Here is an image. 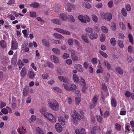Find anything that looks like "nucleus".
Wrapping results in <instances>:
<instances>
[{
    "instance_id": "f257e3e1",
    "label": "nucleus",
    "mask_w": 134,
    "mask_h": 134,
    "mask_svg": "<svg viewBox=\"0 0 134 134\" xmlns=\"http://www.w3.org/2000/svg\"><path fill=\"white\" fill-rule=\"evenodd\" d=\"M48 104L52 109L55 111H57L58 110L59 104L54 99H49Z\"/></svg>"
},
{
    "instance_id": "f03ea898",
    "label": "nucleus",
    "mask_w": 134,
    "mask_h": 134,
    "mask_svg": "<svg viewBox=\"0 0 134 134\" xmlns=\"http://www.w3.org/2000/svg\"><path fill=\"white\" fill-rule=\"evenodd\" d=\"M71 116L72 118V120L76 124V119L80 120L83 117L81 116L75 110L71 111Z\"/></svg>"
},
{
    "instance_id": "7ed1b4c3",
    "label": "nucleus",
    "mask_w": 134,
    "mask_h": 134,
    "mask_svg": "<svg viewBox=\"0 0 134 134\" xmlns=\"http://www.w3.org/2000/svg\"><path fill=\"white\" fill-rule=\"evenodd\" d=\"M44 116L50 121L53 122H55L56 121L55 117L51 113L46 112L44 114Z\"/></svg>"
},
{
    "instance_id": "20e7f679",
    "label": "nucleus",
    "mask_w": 134,
    "mask_h": 134,
    "mask_svg": "<svg viewBox=\"0 0 134 134\" xmlns=\"http://www.w3.org/2000/svg\"><path fill=\"white\" fill-rule=\"evenodd\" d=\"M78 19L83 23H86V22H89L90 21V19L89 17L86 15H80L78 16Z\"/></svg>"
},
{
    "instance_id": "39448f33",
    "label": "nucleus",
    "mask_w": 134,
    "mask_h": 134,
    "mask_svg": "<svg viewBox=\"0 0 134 134\" xmlns=\"http://www.w3.org/2000/svg\"><path fill=\"white\" fill-rule=\"evenodd\" d=\"M65 4V8L69 12H71L72 10H74L75 9V7L74 5L73 4H71L68 2H66Z\"/></svg>"
},
{
    "instance_id": "423d86ee",
    "label": "nucleus",
    "mask_w": 134,
    "mask_h": 134,
    "mask_svg": "<svg viewBox=\"0 0 134 134\" xmlns=\"http://www.w3.org/2000/svg\"><path fill=\"white\" fill-rule=\"evenodd\" d=\"M100 16L102 18L104 19L107 21H110L112 19V15L110 13L105 14H101Z\"/></svg>"
},
{
    "instance_id": "0eeeda50",
    "label": "nucleus",
    "mask_w": 134,
    "mask_h": 134,
    "mask_svg": "<svg viewBox=\"0 0 134 134\" xmlns=\"http://www.w3.org/2000/svg\"><path fill=\"white\" fill-rule=\"evenodd\" d=\"M59 123H56L55 126V128L57 131L59 133L62 132L63 130V127Z\"/></svg>"
},
{
    "instance_id": "6e6552de",
    "label": "nucleus",
    "mask_w": 134,
    "mask_h": 134,
    "mask_svg": "<svg viewBox=\"0 0 134 134\" xmlns=\"http://www.w3.org/2000/svg\"><path fill=\"white\" fill-rule=\"evenodd\" d=\"M58 120L59 122V123L62 126L65 125L66 122L63 116H58Z\"/></svg>"
},
{
    "instance_id": "1a4fd4ad",
    "label": "nucleus",
    "mask_w": 134,
    "mask_h": 134,
    "mask_svg": "<svg viewBox=\"0 0 134 134\" xmlns=\"http://www.w3.org/2000/svg\"><path fill=\"white\" fill-rule=\"evenodd\" d=\"M54 29L58 32L61 34L67 35H69L70 33L68 31L63 30L59 28H55Z\"/></svg>"
},
{
    "instance_id": "9d476101",
    "label": "nucleus",
    "mask_w": 134,
    "mask_h": 134,
    "mask_svg": "<svg viewBox=\"0 0 134 134\" xmlns=\"http://www.w3.org/2000/svg\"><path fill=\"white\" fill-rule=\"evenodd\" d=\"M100 131V129L99 126H94L92 128L91 132V133H99Z\"/></svg>"
},
{
    "instance_id": "9b49d317",
    "label": "nucleus",
    "mask_w": 134,
    "mask_h": 134,
    "mask_svg": "<svg viewBox=\"0 0 134 134\" xmlns=\"http://www.w3.org/2000/svg\"><path fill=\"white\" fill-rule=\"evenodd\" d=\"M50 59L55 63H58L59 62V58L57 56L53 55L50 56Z\"/></svg>"
},
{
    "instance_id": "f8f14e48",
    "label": "nucleus",
    "mask_w": 134,
    "mask_h": 134,
    "mask_svg": "<svg viewBox=\"0 0 134 134\" xmlns=\"http://www.w3.org/2000/svg\"><path fill=\"white\" fill-rule=\"evenodd\" d=\"M74 67L75 69H77L80 72H82L83 71V69L82 66L80 64H75Z\"/></svg>"
},
{
    "instance_id": "ddd939ff",
    "label": "nucleus",
    "mask_w": 134,
    "mask_h": 134,
    "mask_svg": "<svg viewBox=\"0 0 134 134\" xmlns=\"http://www.w3.org/2000/svg\"><path fill=\"white\" fill-rule=\"evenodd\" d=\"M98 37V34L95 32L91 33L89 36L90 39L92 40H95L97 39Z\"/></svg>"
},
{
    "instance_id": "4468645a",
    "label": "nucleus",
    "mask_w": 134,
    "mask_h": 134,
    "mask_svg": "<svg viewBox=\"0 0 134 134\" xmlns=\"http://www.w3.org/2000/svg\"><path fill=\"white\" fill-rule=\"evenodd\" d=\"M111 106L115 107L117 106L116 100L114 97H111Z\"/></svg>"
},
{
    "instance_id": "2eb2a0df",
    "label": "nucleus",
    "mask_w": 134,
    "mask_h": 134,
    "mask_svg": "<svg viewBox=\"0 0 134 134\" xmlns=\"http://www.w3.org/2000/svg\"><path fill=\"white\" fill-rule=\"evenodd\" d=\"M53 35L54 37H55L57 38L62 40L64 39V37L62 35L59 34H53Z\"/></svg>"
},
{
    "instance_id": "dca6fc26",
    "label": "nucleus",
    "mask_w": 134,
    "mask_h": 134,
    "mask_svg": "<svg viewBox=\"0 0 134 134\" xmlns=\"http://www.w3.org/2000/svg\"><path fill=\"white\" fill-rule=\"evenodd\" d=\"M72 77L74 82L77 83L79 82L80 77H79L76 74H73L72 75Z\"/></svg>"
},
{
    "instance_id": "f3484780",
    "label": "nucleus",
    "mask_w": 134,
    "mask_h": 134,
    "mask_svg": "<svg viewBox=\"0 0 134 134\" xmlns=\"http://www.w3.org/2000/svg\"><path fill=\"white\" fill-rule=\"evenodd\" d=\"M59 18L62 20L63 21L66 20L68 18V17L65 14H60Z\"/></svg>"
},
{
    "instance_id": "a211bd4d",
    "label": "nucleus",
    "mask_w": 134,
    "mask_h": 134,
    "mask_svg": "<svg viewBox=\"0 0 134 134\" xmlns=\"http://www.w3.org/2000/svg\"><path fill=\"white\" fill-rule=\"evenodd\" d=\"M27 74V71L25 67L23 68L20 72V75L21 77H25L26 76Z\"/></svg>"
},
{
    "instance_id": "6ab92c4d",
    "label": "nucleus",
    "mask_w": 134,
    "mask_h": 134,
    "mask_svg": "<svg viewBox=\"0 0 134 134\" xmlns=\"http://www.w3.org/2000/svg\"><path fill=\"white\" fill-rule=\"evenodd\" d=\"M36 131L38 134H44L43 130L39 127H36L35 129Z\"/></svg>"
},
{
    "instance_id": "aec40b11",
    "label": "nucleus",
    "mask_w": 134,
    "mask_h": 134,
    "mask_svg": "<svg viewBox=\"0 0 134 134\" xmlns=\"http://www.w3.org/2000/svg\"><path fill=\"white\" fill-rule=\"evenodd\" d=\"M80 85L82 86H86V82L85 80L82 77H80L79 82Z\"/></svg>"
},
{
    "instance_id": "412c9836",
    "label": "nucleus",
    "mask_w": 134,
    "mask_h": 134,
    "mask_svg": "<svg viewBox=\"0 0 134 134\" xmlns=\"http://www.w3.org/2000/svg\"><path fill=\"white\" fill-rule=\"evenodd\" d=\"M51 21L54 24L58 25H60L61 24V21L57 19H53L51 20Z\"/></svg>"
},
{
    "instance_id": "4be33fe9",
    "label": "nucleus",
    "mask_w": 134,
    "mask_h": 134,
    "mask_svg": "<svg viewBox=\"0 0 134 134\" xmlns=\"http://www.w3.org/2000/svg\"><path fill=\"white\" fill-rule=\"evenodd\" d=\"M12 49L13 50H16L18 48V43L16 42H12Z\"/></svg>"
},
{
    "instance_id": "5701e85b",
    "label": "nucleus",
    "mask_w": 134,
    "mask_h": 134,
    "mask_svg": "<svg viewBox=\"0 0 134 134\" xmlns=\"http://www.w3.org/2000/svg\"><path fill=\"white\" fill-rule=\"evenodd\" d=\"M17 131L20 134H25L26 132V130L24 127H22L18 129Z\"/></svg>"
},
{
    "instance_id": "b1692460",
    "label": "nucleus",
    "mask_w": 134,
    "mask_h": 134,
    "mask_svg": "<svg viewBox=\"0 0 134 134\" xmlns=\"http://www.w3.org/2000/svg\"><path fill=\"white\" fill-rule=\"evenodd\" d=\"M29 77L31 79H33L35 77V74L32 71H29L28 72Z\"/></svg>"
},
{
    "instance_id": "393cba45",
    "label": "nucleus",
    "mask_w": 134,
    "mask_h": 134,
    "mask_svg": "<svg viewBox=\"0 0 134 134\" xmlns=\"http://www.w3.org/2000/svg\"><path fill=\"white\" fill-rule=\"evenodd\" d=\"M42 42L43 45L46 47H49L50 46L49 42L45 39H43L42 40Z\"/></svg>"
},
{
    "instance_id": "a878e982",
    "label": "nucleus",
    "mask_w": 134,
    "mask_h": 134,
    "mask_svg": "<svg viewBox=\"0 0 134 134\" xmlns=\"http://www.w3.org/2000/svg\"><path fill=\"white\" fill-rule=\"evenodd\" d=\"M58 79L61 82L66 83L68 81L67 79L66 78L63 76H59L58 77Z\"/></svg>"
},
{
    "instance_id": "bb28decb",
    "label": "nucleus",
    "mask_w": 134,
    "mask_h": 134,
    "mask_svg": "<svg viewBox=\"0 0 134 134\" xmlns=\"http://www.w3.org/2000/svg\"><path fill=\"white\" fill-rule=\"evenodd\" d=\"M82 38L83 40L86 43H88L89 41L88 39L87 36L86 35H82Z\"/></svg>"
},
{
    "instance_id": "cd10ccee",
    "label": "nucleus",
    "mask_w": 134,
    "mask_h": 134,
    "mask_svg": "<svg viewBox=\"0 0 134 134\" xmlns=\"http://www.w3.org/2000/svg\"><path fill=\"white\" fill-rule=\"evenodd\" d=\"M103 63L104 65L106 67L107 69L108 70L110 69L111 66L110 64L107 61H104L103 62Z\"/></svg>"
},
{
    "instance_id": "c85d7f7f",
    "label": "nucleus",
    "mask_w": 134,
    "mask_h": 134,
    "mask_svg": "<svg viewBox=\"0 0 134 134\" xmlns=\"http://www.w3.org/2000/svg\"><path fill=\"white\" fill-rule=\"evenodd\" d=\"M53 90H55L57 92L59 93H62L63 92L62 90L60 88L57 87H54L53 88Z\"/></svg>"
},
{
    "instance_id": "c756f323",
    "label": "nucleus",
    "mask_w": 134,
    "mask_h": 134,
    "mask_svg": "<svg viewBox=\"0 0 134 134\" xmlns=\"http://www.w3.org/2000/svg\"><path fill=\"white\" fill-rule=\"evenodd\" d=\"M52 51L57 54L59 55L60 54V50L58 49L53 48L52 49Z\"/></svg>"
},
{
    "instance_id": "7c9ffc66",
    "label": "nucleus",
    "mask_w": 134,
    "mask_h": 134,
    "mask_svg": "<svg viewBox=\"0 0 134 134\" xmlns=\"http://www.w3.org/2000/svg\"><path fill=\"white\" fill-rule=\"evenodd\" d=\"M31 7L34 8H37L38 7L39 4L36 2H33L30 4Z\"/></svg>"
},
{
    "instance_id": "2f4dec72",
    "label": "nucleus",
    "mask_w": 134,
    "mask_h": 134,
    "mask_svg": "<svg viewBox=\"0 0 134 134\" xmlns=\"http://www.w3.org/2000/svg\"><path fill=\"white\" fill-rule=\"evenodd\" d=\"M29 14L31 18H36V13L35 11L30 12Z\"/></svg>"
},
{
    "instance_id": "473e14b6",
    "label": "nucleus",
    "mask_w": 134,
    "mask_h": 134,
    "mask_svg": "<svg viewBox=\"0 0 134 134\" xmlns=\"http://www.w3.org/2000/svg\"><path fill=\"white\" fill-rule=\"evenodd\" d=\"M75 103L76 105L79 104L81 101L80 97H76L75 98Z\"/></svg>"
},
{
    "instance_id": "72a5a7b5",
    "label": "nucleus",
    "mask_w": 134,
    "mask_h": 134,
    "mask_svg": "<svg viewBox=\"0 0 134 134\" xmlns=\"http://www.w3.org/2000/svg\"><path fill=\"white\" fill-rule=\"evenodd\" d=\"M0 45L2 47L4 48L6 46V43L4 41L2 40L0 41Z\"/></svg>"
},
{
    "instance_id": "f704fd0d",
    "label": "nucleus",
    "mask_w": 134,
    "mask_h": 134,
    "mask_svg": "<svg viewBox=\"0 0 134 134\" xmlns=\"http://www.w3.org/2000/svg\"><path fill=\"white\" fill-rule=\"evenodd\" d=\"M36 119V116L34 115H32L29 119V121L30 123L35 121Z\"/></svg>"
},
{
    "instance_id": "c9c22d12",
    "label": "nucleus",
    "mask_w": 134,
    "mask_h": 134,
    "mask_svg": "<svg viewBox=\"0 0 134 134\" xmlns=\"http://www.w3.org/2000/svg\"><path fill=\"white\" fill-rule=\"evenodd\" d=\"M101 29L102 31L104 33H107L108 32V29L104 26H102L101 27Z\"/></svg>"
},
{
    "instance_id": "e433bc0d",
    "label": "nucleus",
    "mask_w": 134,
    "mask_h": 134,
    "mask_svg": "<svg viewBox=\"0 0 134 134\" xmlns=\"http://www.w3.org/2000/svg\"><path fill=\"white\" fill-rule=\"evenodd\" d=\"M71 55L72 59L74 61H77L78 60V57L77 56L72 53H71Z\"/></svg>"
},
{
    "instance_id": "4c0bfd02",
    "label": "nucleus",
    "mask_w": 134,
    "mask_h": 134,
    "mask_svg": "<svg viewBox=\"0 0 134 134\" xmlns=\"http://www.w3.org/2000/svg\"><path fill=\"white\" fill-rule=\"evenodd\" d=\"M105 39V34L102 33L101 34L100 36V41L101 42H104Z\"/></svg>"
},
{
    "instance_id": "58836bf2",
    "label": "nucleus",
    "mask_w": 134,
    "mask_h": 134,
    "mask_svg": "<svg viewBox=\"0 0 134 134\" xmlns=\"http://www.w3.org/2000/svg\"><path fill=\"white\" fill-rule=\"evenodd\" d=\"M116 70L119 74H121L123 73V71L119 67H118L116 68Z\"/></svg>"
},
{
    "instance_id": "ea45409f",
    "label": "nucleus",
    "mask_w": 134,
    "mask_h": 134,
    "mask_svg": "<svg viewBox=\"0 0 134 134\" xmlns=\"http://www.w3.org/2000/svg\"><path fill=\"white\" fill-rule=\"evenodd\" d=\"M110 42L112 46L115 45L116 43L115 38H111L110 40Z\"/></svg>"
},
{
    "instance_id": "a19ab883",
    "label": "nucleus",
    "mask_w": 134,
    "mask_h": 134,
    "mask_svg": "<svg viewBox=\"0 0 134 134\" xmlns=\"http://www.w3.org/2000/svg\"><path fill=\"white\" fill-rule=\"evenodd\" d=\"M92 19L93 20L95 23H97L98 21V19L97 16L95 14H93L92 15Z\"/></svg>"
},
{
    "instance_id": "79ce46f5",
    "label": "nucleus",
    "mask_w": 134,
    "mask_h": 134,
    "mask_svg": "<svg viewBox=\"0 0 134 134\" xmlns=\"http://www.w3.org/2000/svg\"><path fill=\"white\" fill-rule=\"evenodd\" d=\"M76 86L74 84H71L70 85V91L75 90L76 89Z\"/></svg>"
},
{
    "instance_id": "37998d69",
    "label": "nucleus",
    "mask_w": 134,
    "mask_h": 134,
    "mask_svg": "<svg viewBox=\"0 0 134 134\" xmlns=\"http://www.w3.org/2000/svg\"><path fill=\"white\" fill-rule=\"evenodd\" d=\"M29 93V90L26 88H24L23 90V96H26Z\"/></svg>"
},
{
    "instance_id": "c03bdc74",
    "label": "nucleus",
    "mask_w": 134,
    "mask_h": 134,
    "mask_svg": "<svg viewBox=\"0 0 134 134\" xmlns=\"http://www.w3.org/2000/svg\"><path fill=\"white\" fill-rule=\"evenodd\" d=\"M63 85L64 88L66 90L68 91H70V86L69 87L68 85L65 83H63Z\"/></svg>"
},
{
    "instance_id": "a18cd8bd",
    "label": "nucleus",
    "mask_w": 134,
    "mask_h": 134,
    "mask_svg": "<svg viewBox=\"0 0 134 134\" xmlns=\"http://www.w3.org/2000/svg\"><path fill=\"white\" fill-rule=\"evenodd\" d=\"M128 38L130 42L131 43H133V37L132 35L131 34H129L128 35Z\"/></svg>"
},
{
    "instance_id": "49530a36",
    "label": "nucleus",
    "mask_w": 134,
    "mask_h": 134,
    "mask_svg": "<svg viewBox=\"0 0 134 134\" xmlns=\"http://www.w3.org/2000/svg\"><path fill=\"white\" fill-rule=\"evenodd\" d=\"M86 32L88 33L92 32L93 31V29L91 27H87L85 29Z\"/></svg>"
},
{
    "instance_id": "de8ad7c7",
    "label": "nucleus",
    "mask_w": 134,
    "mask_h": 134,
    "mask_svg": "<svg viewBox=\"0 0 134 134\" xmlns=\"http://www.w3.org/2000/svg\"><path fill=\"white\" fill-rule=\"evenodd\" d=\"M99 53L102 56L105 58H107L108 57V55L106 53L102 51H99Z\"/></svg>"
},
{
    "instance_id": "09e8293b",
    "label": "nucleus",
    "mask_w": 134,
    "mask_h": 134,
    "mask_svg": "<svg viewBox=\"0 0 134 134\" xmlns=\"http://www.w3.org/2000/svg\"><path fill=\"white\" fill-rule=\"evenodd\" d=\"M121 12L124 16L125 17L127 16V13L125 8H122V9Z\"/></svg>"
},
{
    "instance_id": "8fccbe9b",
    "label": "nucleus",
    "mask_w": 134,
    "mask_h": 134,
    "mask_svg": "<svg viewBox=\"0 0 134 134\" xmlns=\"http://www.w3.org/2000/svg\"><path fill=\"white\" fill-rule=\"evenodd\" d=\"M22 33L24 34V37H25L27 38L28 35V34L27 33V30L26 29L23 30H22Z\"/></svg>"
},
{
    "instance_id": "3c124183",
    "label": "nucleus",
    "mask_w": 134,
    "mask_h": 134,
    "mask_svg": "<svg viewBox=\"0 0 134 134\" xmlns=\"http://www.w3.org/2000/svg\"><path fill=\"white\" fill-rule=\"evenodd\" d=\"M118 44L119 47L122 48L124 47V44L122 41L120 40H119L118 41Z\"/></svg>"
},
{
    "instance_id": "603ef678",
    "label": "nucleus",
    "mask_w": 134,
    "mask_h": 134,
    "mask_svg": "<svg viewBox=\"0 0 134 134\" xmlns=\"http://www.w3.org/2000/svg\"><path fill=\"white\" fill-rule=\"evenodd\" d=\"M67 102L68 103L70 104H71L73 102L72 98L70 97H69L67 98Z\"/></svg>"
},
{
    "instance_id": "864d4df0",
    "label": "nucleus",
    "mask_w": 134,
    "mask_h": 134,
    "mask_svg": "<svg viewBox=\"0 0 134 134\" xmlns=\"http://www.w3.org/2000/svg\"><path fill=\"white\" fill-rule=\"evenodd\" d=\"M110 77V75L109 73H107L104 77L105 80L106 82H108L109 81Z\"/></svg>"
},
{
    "instance_id": "5fc2aeb1",
    "label": "nucleus",
    "mask_w": 134,
    "mask_h": 134,
    "mask_svg": "<svg viewBox=\"0 0 134 134\" xmlns=\"http://www.w3.org/2000/svg\"><path fill=\"white\" fill-rule=\"evenodd\" d=\"M2 112L4 114H6L8 113V111L5 108H3L1 110Z\"/></svg>"
},
{
    "instance_id": "6e6d98bb",
    "label": "nucleus",
    "mask_w": 134,
    "mask_h": 134,
    "mask_svg": "<svg viewBox=\"0 0 134 134\" xmlns=\"http://www.w3.org/2000/svg\"><path fill=\"white\" fill-rule=\"evenodd\" d=\"M46 64L50 68L53 69L54 68L53 64L49 62L48 61L46 62Z\"/></svg>"
},
{
    "instance_id": "4d7b16f0",
    "label": "nucleus",
    "mask_w": 134,
    "mask_h": 134,
    "mask_svg": "<svg viewBox=\"0 0 134 134\" xmlns=\"http://www.w3.org/2000/svg\"><path fill=\"white\" fill-rule=\"evenodd\" d=\"M128 51L129 52L131 53L133 51V49L132 47L131 46H128L127 48Z\"/></svg>"
},
{
    "instance_id": "13d9d810",
    "label": "nucleus",
    "mask_w": 134,
    "mask_h": 134,
    "mask_svg": "<svg viewBox=\"0 0 134 134\" xmlns=\"http://www.w3.org/2000/svg\"><path fill=\"white\" fill-rule=\"evenodd\" d=\"M97 96H95L93 97L92 100V103H93L96 104L97 103Z\"/></svg>"
},
{
    "instance_id": "bf43d9fd",
    "label": "nucleus",
    "mask_w": 134,
    "mask_h": 134,
    "mask_svg": "<svg viewBox=\"0 0 134 134\" xmlns=\"http://www.w3.org/2000/svg\"><path fill=\"white\" fill-rule=\"evenodd\" d=\"M119 25L120 27H121L122 30H125L126 29V27L125 26V25L123 23H120Z\"/></svg>"
},
{
    "instance_id": "052dcab7",
    "label": "nucleus",
    "mask_w": 134,
    "mask_h": 134,
    "mask_svg": "<svg viewBox=\"0 0 134 134\" xmlns=\"http://www.w3.org/2000/svg\"><path fill=\"white\" fill-rule=\"evenodd\" d=\"M75 96L76 97H80L81 94L80 91L79 90H77L75 93Z\"/></svg>"
},
{
    "instance_id": "680f3d73",
    "label": "nucleus",
    "mask_w": 134,
    "mask_h": 134,
    "mask_svg": "<svg viewBox=\"0 0 134 134\" xmlns=\"http://www.w3.org/2000/svg\"><path fill=\"white\" fill-rule=\"evenodd\" d=\"M8 19H10L11 20H13L15 19V16L12 14H10L8 15L7 16Z\"/></svg>"
},
{
    "instance_id": "e2e57ef3",
    "label": "nucleus",
    "mask_w": 134,
    "mask_h": 134,
    "mask_svg": "<svg viewBox=\"0 0 134 134\" xmlns=\"http://www.w3.org/2000/svg\"><path fill=\"white\" fill-rule=\"evenodd\" d=\"M91 61L93 64H96L97 63V59L96 58H92Z\"/></svg>"
},
{
    "instance_id": "0e129e2a",
    "label": "nucleus",
    "mask_w": 134,
    "mask_h": 134,
    "mask_svg": "<svg viewBox=\"0 0 134 134\" xmlns=\"http://www.w3.org/2000/svg\"><path fill=\"white\" fill-rule=\"evenodd\" d=\"M102 87L103 90L105 91L107 90V87L105 83H103L102 84Z\"/></svg>"
},
{
    "instance_id": "69168bd1",
    "label": "nucleus",
    "mask_w": 134,
    "mask_h": 134,
    "mask_svg": "<svg viewBox=\"0 0 134 134\" xmlns=\"http://www.w3.org/2000/svg\"><path fill=\"white\" fill-rule=\"evenodd\" d=\"M83 86V87L82 88V92L83 93H86L88 90V88L85 86Z\"/></svg>"
},
{
    "instance_id": "338daca9",
    "label": "nucleus",
    "mask_w": 134,
    "mask_h": 134,
    "mask_svg": "<svg viewBox=\"0 0 134 134\" xmlns=\"http://www.w3.org/2000/svg\"><path fill=\"white\" fill-rule=\"evenodd\" d=\"M115 125L116 126V128L118 130H120L121 129V127L120 124L116 123L115 124Z\"/></svg>"
},
{
    "instance_id": "774afa93",
    "label": "nucleus",
    "mask_w": 134,
    "mask_h": 134,
    "mask_svg": "<svg viewBox=\"0 0 134 134\" xmlns=\"http://www.w3.org/2000/svg\"><path fill=\"white\" fill-rule=\"evenodd\" d=\"M68 18L69 19V20L71 22H74L75 21V20L72 15H69Z\"/></svg>"
}]
</instances>
